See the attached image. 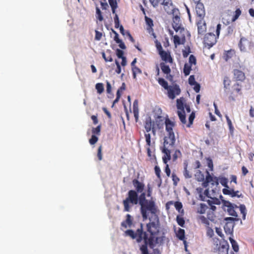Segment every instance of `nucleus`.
Wrapping results in <instances>:
<instances>
[{
  "instance_id": "obj_1",
  "label": "nucleus",
  "mask_w": 254,
  "mask_h": 254,
  "mask_svg": "<svg viewBox=\"0 0 254 254\" xmlns=\"http://www.w3.org/2000/svg\"><path fill=\"white\" fill-rule=\"evenodd\" d=\"M138 203L140 205V212L143 220H146L148 217L147 212H150L152 214H155L157 212V207L153 200H149L145 198V193L141 192L140 195L138 196Z\"/></svg>"
},
{
  "instance_id": "obj_2",
  "label": "nucleus",
  "mask_w": 254,
  "mask_h": 254,
  "mask_svg": "<svg viewBox=\"0 0 254 254\" xmlns=\"http://www.w3.org/2000/svg\"><path fill=\"white\" fill-rule=\"evenodd\" d=\"M218 179V181L220 183L224 186L225 188L222 190L223 193L225 195H229L232 197H242L243 196L242 193L238 190L235 191L233 189L230 188L228 186V179L225 177H220Z\"/></svg>"
},
{
  "instance_id": "obj_3",
  "label": "nucleus",
  "mask_w": 254,
  "mask_h": 254,
  "mask_svg": "<svg viewBox=\"0 0 254 254\" xmlns=\"http://www.w3.org/2000/svg\"><path fill=\"white\" fill-rule=\"evenodd\" d=\"M166 130L168 132L167 136L164 138V141L166 142V144L169 142L170 144L175 145L176 139L175 134L173 131V127L175 126V123L167 119L165 120Z\"/></svg>"
},
{
  "instance_id": "obj_4",
  "label": "nucleus",
  "mask_w": 254,
  "mask_h": 254,
  "mask_svg": "<svg viewBox=\"0 0 254 254\" xmlns=\"http://www.w3.org/2000/svg\"><path fill=\"white\" fill-rule=\"evenodd\" d=\"M149 219L150 222L147 224V231L153 236L159 232V218L155 213L152 214V216Z\"/></svg>"
},
{
  "instance_id": "obj_5",
  "label": "nucleus",
  "mask_w": 254,
  "mask_h": 254,
  "mask_svg": "<svg viewBox=\"0 0 254 254\" xmlns=\"http://www.w3.org/2000/svg\"><path fill=\"white\" fill-rule=\"evenodd\" d=\"M138 202V199L137 192L134 190H130L128 192V197L123 201L125 210L126 211H129V202L131 203L132 204H137Z\"/></svg>"
},
{
  "instance_id": "obj_6",
  "label": "nucleus",
  "mask_w": 254,
  "mask_h": 254,
  "mask_svg": "<svg viewBox=\"0 0 254 254\" xmlns=\"http://www.w3.org/2000/svg\"><path fill=\"white\" fill-rule=\"evenodd\" d=\"M223 203V208L225 212H227L229 215L233 217H238V214L236 211V209L239 207L234 203H231L229 201L222 199Z\"/></svg>"
},
{
  "instance_id": "obj_7",
  "label": "nucleus",
  "mask_w": 254,
  "mask_h": 254,
  "mask_svg": "<svg viewBox=\"0 0 254 254\" xmlns=\"http://www.w3.org/2000/svg\"><path fill=\"white\" fill-rule=\"evenodd\" d=\"M127 236L130 237L132 239H136L137 243H140L144 240V233L142 230V224H140V228H138L135 232L132 230H127L125 232Z\"/></svg>"
},
{
  "instance_id": "obj_8",
  "label": "nucleus",
  "mask_w": 254,
  "mask_h": 254,
  "mask_svg": "<svg viewBox=\"0 0 254 254\" xmlns=\"http://www.w3.org/2000/svg\"><path fill=\"white\" fill-rule=\"evenodd\" d=\"M144 244L140 247V250L141 252V254H149L147 249V245H148L150 248L152 249L153 248V238L152 237L148 238L146 233H144Z\"/></svg>"
},
{
  "instance_id": "obj_9",
  "label": "nucleus",
  "mask_w": 254,
  "mask_h": 254,
  "mask_svg": "<svg viewBox=\"0 0 254 254\" xmlns=\"http://www.w3.org/2000/svg\"><path fill=\"white\" fill-rule=\"evenodd\" d=\"M174 145L170 144L169 142L166 144L164 141V146L162 151L164 154L162 157L163 161L164 164H167L168 160L171 159V149L174 147Z\"/></svg>"
},
{
  "instance_id": "obj_10",
  "label": "nucleus",
  "mask_w": 254,
  "mask_h": 254,
  "mask_svg": "<svg viewBox=\"0 0 254 254\" xmlns=\"http://www.w3.org/2000/svg\"><path fill=\"white\" fill-rule=\"evenodd\" d=\"M254 46L253 43L245 37H242L240 39L239 47L241 51L246 52L247 49H251Z\"/></svg>"
},
{
  "instance_id": "obj_11",
  "label": "nucleus",
  "mask_w": 254,
  "mask_h": 254,
  "mask_svg": "<svg viewBox=\"0 0 254 254\" xmlns=\"http://www.w3.org/2000/svg\"><path fill=\"white\" fill-rule=\"evenodd\" d=\"M216 42L215 35L211 33H207L204 37V44L205 46H208L209 49L212 47Z\"/></svg>"
},
{
  "instance_id": "obj_12",
  "label": "nucleus",
  "mask_w": 254,
  "mask_h": 254,
  "mask_svg": "<svg viewBox=\"0 0 254 254\" xmlns=\"http://www.w3.org/2000/svg\"><path fill=\"white\" fill-rule=\"evenodd\" d=\"M181 90L179 86L175 85L174 86H169L168 90V96L170 99H174L176 95H178L180 94Z\"/></svg>"
},
{
  "instance_id": "obj_13",
  "label": "nucleus",
  "mask_w": 254,
  "mask_h": 254,
  "mask_svg": "<svg viewBox=\"0 0 254 254\" xmlns=\"http://www.w3.org/2000/svg\"><path fill=\"white\" fill-rule=\"evenodd\" d=\"M195 10L196 14L198 17H199L200 19H203L205 14L203 4L201 2L196 3Z\"/></svg>"
},
{
  "instance_id": "obj_14",
  "label": "nucleus",
  "mask_w": 254,
  "mask_h": 254,
  "mask_svg": "<svg viewBox=\"0 0 254 254\" xmlns=\"http://www.w3.org/2000/svg\"><path fill=\"white\" fill-rule=\"evenodd\" d=\"M173 24L172 26L174 28V29L176 31L178 32L180 30H184V28H182L181 27V20L179 16L177 15H175L173 19Z\"/></svg>"
},
{
  "instance_id": "obj_15",
  "label": "nucleus",
  "mask_w": 254,
  "mask_h": 254,
  "mask_svg": "<svg viewBox=\"0 0 254 254\" xmlns=\"http://www.w3.org/2000/svg\"><path fill=\"white\" fill-rule=\"evenodd\" d=\"M229 245L226 241H222L220 243L219 247L218 248L219 254H228Z\"/></svg>"
},
{
  "instance_id": "obj_16",
  "label": "nucleus",
  "mask_w": 254,
  "mask_h": 254,
  "mask_svg": "<svg viewBox=\"0 0 254 254\" xmlns=\"http://www.w3.org/2000/svg\"><path fill=\"white\" fill-rule=\"evenodd\" d=\"M224 220L226 222V224L224 226V229L226 230L227 228H229V230L230 231V228H233L234 227V222L238 221L239 219L236 217H225L224 219Z\"/></svg>"
},
{
  "instance_id": "obj_17",
  "label": "nucleus",
  "mask_w": 254,
  "mask_h": 254,
  "mask_svg": "<svg viewBox=\"0 0 254 254\" xmlns=\"http://www.w3.org/2000/svg\"><path fill=\"white\" fill-rule=\"evenodd\" d=\"M133 185L138 193L142 192L144 189V185L136 179H134L132 181Z\"/></svg>"
},
{
  "instance_id": "obj_18",
  "label": "nucleus",
  "mask_w": 254,
  "mask_h": 254,
  "mask_svg": "<svg viewBox=\"0 0 254 254\" xmlns=\"http://www.w3.org/2000/svg\"><path fill=\"white\" fill-rule=\"evenodd\" d=\"M234 78L237 80L243 81L245 78L244 73L238 69H234L233 71Z\"/></svg>"
},
{
  "instance_id": "obj_19",
  "label": "nucleus",
  "mask_w": 254,
  "mask_h": 254,
  "mask_svg": "<svg viewBox=\"0 0 254 254\" xmlns=\"http://www.w3.org/2000/svg\"><path fill=\"white\" fill-rule=\"evenodd\" d=\"M203 19H200L197 23L198 28V33L199 34L203 33L206 30V25Z\"/></svg>"
},
{
  "instance_id": "obj_20",
  "label": "nucleus",
  "mask_w": 254,
  "mask_h": 254,
  "mask_svg": "<svg viewBox=\"0 0 254 254\" xmlns=\"http://www.w3.org/2000/svg\"><path fill=\"white\" fill-rule=\"evenodd\" d=\"M159 55H160L162 60L168 62L170 63H172L173 60L172 58L171 57L170 55H169L166 52L164 51H160L159 53Z\"/></svg>"
},
{
  "instance_id": "obj_21",
  "label": "nucleus",
  "mask_w": 254,
  "mask_h": 254,
  "mask_svg": "<svg viewBox=\"0 0 254 254\" xmlns=\"http://www.w3.org/2000/svg\"><path fill=\"white\" fill-rule=\"evenodd\" d=\"M161 4L164 5L165 10L167 13L172 10V9H170V7L172 6L171 0H163L162 2H161Z\"/></svg>"
},
{
  "instance_id": "obj_22",
  "label": "nucleus",
  "mask_w": 254,
  "mask_h": 254,
  "mask_svg": "<svg viewBox=\"0 0 254 254\" xmlns=\"http://www.w3.org/2000/svg\"><path fill=\"white\" fill-rule=\"evenodd\" d=\"M145 20L146 24L147 25L148 27L147 28V30L150 33L151 31L153 30L152 27L153 26V20L150 18L148 17L147 16H145Z\"/></svg>"
},
{
  "instance_id": "obj_23",
  "label": "nucleus",
  "mask_w": 254,
  "mask_h": 254,
  "mask_svg": "<svg viewBox=\"0 0 254 254\" xmlns=\"http://www.w3.org/2000/svg\"><path fill=\"white\" fill-rule=\"evenodd\" d=\"M153 124L151 122V119L150 117H149L146 121L145 125V128L147 133L149 132L152 129Z\"/></svg>"
},
{
  "instance_id": "obj_24",
  "label": "nucleus",
  "mask_w": 254,
  "mask_h": 254,
  "mask_svg": "<svg viewBox=\"0 0 254 254\" xmlns=\"http://www.w3.org/2000/svg\"><path fill=\"white\" fill-rule=\"evenodd\" d=\"M178 115L182 123L183 124H186L187 123V121L186 119L185 111H178Z\"/></svg>"
},
{
  "instance_id": "obj_25",
  "label": "nucleus",
  "mask_w": 254,
  "mask_h": 254,
  "mask_svg": "<svg viewBox=\"0 0 254 254\" xmlns=\"http://www.w3.org/2000/svg\"><path fill=\"white\" fill-rule=\"evenodd\" d=\"M183 98L178 99L177 100V107L179 111H185L184 106L183 102Z\"/></svg>"
},
{
  "instance_id": "obj_26",
  "label": "nucleus",
  "mask_w": 254,
  "mask_h": 254,
  "mask_svg": "<svg viewBox=\"0 0 254 254\" xmlns=\"http://www.w3.org/2000/svg\"><path fill=\"white\" fill-rule=\"evenodd\" d=\"M177 236L178 239L180 240L185 241L184 240L185 237V232L184 229L179 228L177 233Z\"/></svg>"
},
{
  "instance_id": "obj_27",
  "label": "nucleus",
  "mask_w": 254,
  "mask_h": 254,
  "mask_svg": "<svg viewBox=\"0 0 254 254\" xmlns=\"http://www.w3.org/2000/svg\"><path fill=\"white\" fill-rule=\"evenodd\" d=\"M160 67L162 71L165 74H168L171 71V69L169 65H166L163 63L160 64Z\"/></svg>"
},
{
  "instance_id": "obj_28",
  "label": "nucleus",
  "mask_w": 254,
  "mask_h": 254,
  "mask_svg": "<svg viewBox=\"0 0 254 254\" xmlns=\"http://www.w3.org/2000/svg\"><path fill=\"white\" fill-rule=\"evenodd\" d=\"M158 83L160 85L163 87L165 89L167 90L169 88L167 82L163 78H160L158 79Z\"/></svg>"
},
{
  "instance_id": "obj_29",
  "label": "nucleus",
  "mask_w": 254,
  "mask_h": 254,
  "mask_svg": "<svg viewBox=\"0 0 254 254\" xmlns=\"http://www.w3.org/2000/svg\"><path fill=\"white\" fill-rule=\"evenodd\" d=\"M230 241L231 243L233 250L235 252H238L239 251V246L237 244V243L234 240L231 238H230Z\"/></svg>"
},
{
  "instance_id": "obj_30",
  "label": "nucleus",
  "mask_w": 254,
  "mask_h": 254,
  "mask_svg": "<svg viewBox=\"0 0 254 254\" xmlns=\"http://www.w3.org/2000/svg\"><path fill=\"white\" fill-rule=\"evenodd\" d=\"M190 70V65L188 63L185 64L184 67V72L185 75H189Z\"/></svg>"
},
{
  "instance_id": "obj_31",
  "label": "nucleus",
  "mask_w": 254,
  "mask_h": 254,
  "mask_svg": "<svg viewBox=\"0 0 254 254\" xmlns=\"http://www.w3.org/2000/svg\"><path fill=\"white\" fill-rule=\"evenodd\" d=\"M95 87L97 90V92L99 94L102 93L104 91V85H103V83H97L96 84Z\"/></svg>"
},
{
  "instance_id": "obj_32",
  "label": "nucleus",
  "mask_w": 254,
  "mask_h": 254,
  "mask_svg": "<svg viewBox=\"0 0 254 254\" xmlns=\"http://www.w3.org/2000/svg\"><path fill=\"white\" fill-rule=\"evenodd\" d=\"M234 54V51L230 50L228 51L226 54L224 56V59L226 61H228L233 56V55Z\"/></svg>"
},
{
  "instance_id": "obj_33",
  "label": "nucleus",
  "mask_w": 254,
  "mask_h": 254,
  "mask_svg": "<svg viewBox=\"0 0 254 254\" xmlns=\"http://www.w3.org/2000/svg\"><path fill=\"white\" fill-rule=\"evenodd\" d=\"M175 207L176 209L178 210L179 212L183 213L184 212V210L182 209L183 207V205L181 202L177 201L174 203Z\"/></svg>"
},
{
  "instance_id": "obj_34",
  "label": "nucleus",
  "mask_w": 254,
  "mask_h": 254,
  "mask_svg": "<svg viewBox=\"0 0 254 254\" xmlns=\"http://www.w3.org/2000/svg\"><path fill=\"white\" fill-rule=\"evenodd\" d=\"M198 181H202L204 180V175L201 173V171L198 170L195 175Z\"/></svg>"
},
{
  "instance_id": "obj_35",
  "label": "nucleus",
  "mask_w": 254,
  "mask_h": 254,
  "mask_svg": "<svg viewBox=\"0 0 254 254\" xmlns=\"http://www.w3.org/2000/svg\"><path fill=\"white\" fill-rule=\"evenodd\" d=\"M240 210L241 211V213L243 214V219L244 220L246 218V206L243 205L241 204L239 206Z\"/></svg>"
},
{
  "instance_id": "obj_36",
  "label": "nucleus",
  "mask_w": 254,
  "mask_h": 254,
  "mask_svg": "<svg viewBox=\"0 0 254 254\" xmlns=\"http://www.w3.org/2000/svg\"><path fill=\"white\" fill-rule=\"evenodd\" d=\"M195 118V114L194 113H191L189 118V124L187 125V127H190V125L192 124L193 121Z\"/></svg>"
},
{
  "instance_id": "obj_37",
  "label": "nucleus",
  "mask_w": 254,
  "mask_h": 254,
  "mask_svg": "<svg viewBox=\"0 0 254 254\" xmlns=\"http://www.w3.org/2000/svg\"><path fill=\"white\" fill-rule=\"evenodd\" d=\"M225 117L226 118L227 122L228 125L229 126V129H230V131L232 132L234 130V127L232 126V122L227 115H226Z\"/></svg>"
},
{
  "instance_id": "obj_38",
  "label": "nucleus",
  "mask_w": 254,
  "mask_h": 254,
  "mask_svg": "<svg viewBox=\"0 0 254 254\" xmlns=\"http://www.w3.org/2000/svg\"><path fill=\"white\" fill-rule=\"evenodd\" d=\"M230 80L227 77H225L223 80L224 87L227 89L228 88L230 83Z\"/></svg>"
},
{
  "instance_id": "obj_39",
  "label": "nucleus",
  "mask_w": 254,
  "mask_h": 254,
  "mask_svg": "<svg viewBox=\"0 0 254 254\" xmlns=\"http://www.w3.org/2000/svg\"><path fill=\"white\" fill-rule=\"evenodd\" d=\"M177 221L178 224L181 227H183L185 224V220L184 218L180 216H177Z\"/></svg>"
},
{
  "instance_id": "obj_40",
  "label": "nucleus",
  "mask_w": 254,
  "mask_h": 254,
  "mask_svg": "<svg viewBox=\"0 0 254 254\" xmlns=\"http://www.w3.org/2000/svg\"><path fill=\"white\" fill-rule=\"evenodd\" d=\"M235 15L233 16V17L232 19V21L233 22H234L235 20H236L238 18V17H239V16L240 15V14L241 13V11L239 9H237L235 11Z\"/></svg>"
},
{
  "instance_id": "obj_41",
  "label": "nucleus",
  "mask_w": 254,
  "mask_h": 254,
  "mask_svg": "<svg viewBox=\"0 0 254 254\" xmlns=\"http://www.w3.org/2000/svg\"><path fill=\"white\" fill-rule=\"evenodd\" d=\"M145 137L147 145L150 146L151 145V136L150 133H146L145 134Z\"/></svg>"
},
{
  "instance_id": "obj_42",
  "label": "nucleus",
  "mask_w": 254,
  "mask_h": 254,
  "mask_svg": "<svg viewBox=\"0 0 254 254\" xmlns=\"http://www.w3.org/2000/svg\"><path fill=\"white\" fill-rule=\"evenodd\" d=\"M190 49L188 46L186 47L185 50L183 51V55L184 58H187L190 53Z\"/></svg>"
},
{
  "instance_id": "obj_43",
  "label": "nucleus",
  "mask_w": 254,
  "mask_h": 254,
  "mask_svg": "<svg viewBox=\"0 0 254 254\" xmlns=\"http://www.w3.org/2000/svg\"><path fill=\"white\" fill-rule=\"evenodd\" d=\"M114 22H115V28H118L119 27V26H120V25L119 18L118 15L117 14H115V17H114Z\"/></svg>"
},
{
  "instance_id": "obj_44",
  "label": "nucleus",
  "mask_w": 254,
  "mask_h": 254,
  "mask_svg": "<svg viewBox=\"0 0 254 254\" xmlns=\"http://www.w3.org/2000/svg\"><path fill=\"white\" fill-rule=\"evenodd\" d=\"M98 137L95 135H92L91 138L89 139V142L91 144H94L98 141Z\"/></svg>"
},
{
  "instance_id": "obj_45",
  "label": "nucleus",
  "mask_w": 254,
  "mask_h": 254,
  "mask_svg": "<svg viewBox=\"0 0 254 254\" xmlns=\"http://www.w3.org/2000/svg\"><path fill=\"white\" fill-rule=\"evenodd\" d=\"M189 83L191 85H193L197 83V82L195 80V78L194 75H190L189 78Z\"/></svg>"
},
{
  "instance_id": "obj_46",
  "label": "nucleus",
  "mask_w": 254,
  "mask_h": 254,
  "mask_svg": "<svg viewBox=\"0 0 254 254\" xmlns=\"http://www.w3.org/2000/svg\"><path fill=\"white\" fill-rule=\"evenodd\" d=\"M214 180H215V177L214 178L212 177L210 175L208 171H207V175L206 177L205 180L209 183L213 181Z\"/></svg>"
},
{
  "instance_id": "obj_47",
  "label": "nucleus",
  "mask_w": 254,
  "mask_h": 254,
  "mask_svg": "<svg viewBox=\"0 0 254 254\" xmlns=\"http://www.w3.org/2000/svg\"><path fill=\"white\" fill-rule=\"evenodd\" d=\"M155 174L156 176H157L158 178H159L161 180V176H160V173H161V170L160 168L156 166L154 168Z\"/></svg>"
},
{
  "instance_id": "obj_48",
  "label": "nucleus",
  "mask_w": 254,
  "mask_h": 254,
  "mask_svg": "<svg viewBox=\"0 0 254 254\" xmlns=\"http://www.w3.org/2000/svg\"><path fill=\"white\" fill-rule=\"evenodd\" d=\"M196 63V59L195 58V57L192 55H191L190 57H189V64L190 65V64H195Z\"/></svg>"
},
{
  "instance_id": "obj_49",
  "label": "nucleus",
  "mask_w": 254,
  "mask_h": 254,
  "mask_svg": "<svg viewBox=\"0 0 254 254\" xmlns=\"http://www.w3.org/2000/svg\"><path fill=\"white\" fill-rule=\"evenodd\" d=\"M174 42L175 45H181V40L178 35H175L173 37Z\"/></svg>"
},
{
  "instance_id": "obj_50",
  "label": "nucleus",
  "mask_w": 254,
  "mask_h": 254,
  "mask_svg": "<svg viewBox=\"0 0 254 254\" xmlns=\"http://www.w3.org/2000/svg\"><path fill=\"white\" fill-rule=\"evenodd\" d=\"M116 54L119 58L122 59L123 58L125 57L123 56L124 52L122 50H120L119 49H117L116 50Z\"/></svg>"
},
{
  "instance_id": "obj_51",
  "label": "nucleus",
  "mask_w": 254,
  "mask_h": 254,
  "mask_svg": "<svg viewBox=\"0 0 254 254\" xmlns=\"http://www.w3.org/2000/svg\"><path fill=\"white\" fill-rule=\"evenodd\" d=\"M206 207L205 204H200V208L198 210V212L200 214H203L205 213V208Z\"/></svg>"
},
{
  "instance_id": "obj_52",
  "label": "nucleus",
  "mask_w": 254,
  "mask_h": 254,
  "mask_svg": "<svg viewBox=\"0 0 254 254\" xmlns=\"http://www.w3.org/2000/svg\"><path fill=\"white\" fill-rule=\"evenodd\" d=\"M181 155V153L179 150H176L175 153L173 155V160H176Z\"/></svg>"
},
{
  "instance_id": "obj_53",
  "label": "nucleus",
  "mask_w": 254,
  "mask_h": 254,
  "mask_svg": "<svg viewBox=\"0 0 254 254\" xmlns=\"http://www.w3.org/2000/svg\"><path fill=\"white\" fill-rule=\"evenodd\" d=\"M95 39L98 41L100 40L102 36V33L97 30L95 31Z\"/></svg>"
},
{
  "instance_id": "obj_54",
  "label": "nucleus",
  "mask_w": 254,
  "mask_h": 254,
  "mask_svg": "<svg viewBox=\"0 0 254 254\" xmlns=\"http://www.w3.org/2000/svg\"><path fill=\"white\" fill-rule=\"evenodd\" d=\"M131 217L129 214H127L126 223L127 224L128 227H130L132 224Z\"/></svg>"
},
{
  "instance_id": "obj_55",
  "label": "nucleus",
  "mask_w": 254,
  "mask_h": 254,
  "mask_svg": "<svg viewBox=\"0 0 254 254\" xmlns=\"http://www.w3.org/2000/svg\"><path fill=\"white\" fill-rule=\"evenodd\" d=\"M97 157L99 160H101L102 159V146H100L98 149L97 153Z\"/></svg>"
},
{
  "instance_id": "obj_56",
  "label": "nucleus",
  "mask_w": 254,
  "mask_h": 254,
  "mask_svg": "<svg viewBox=\"0 0 254 254\" xmlns=\"http://www.w3.org/2000/svg\"><path fill=\"white\" fill-rule=\"evenodd\" d=\"M102 55L103 58L105 60V61L106 62H111L113 61V59H112V58L111 56H109L108 58H106V55H105L104 52H102Z\"/></svg>"
},
{
  "instance_id": "obj_57",
  "label": "nucleus",
  "mask_w": 254,
  "mask_h": 254,
  "mask_svg": "<svg viewBox=\"0 0 254 254\" xmlns=\"http://www.w3.org/2000/svg\"><path fill=\"white\" fill-rule=\"evenodd\" d=\"M104 1L105 2H101V5L102 9L106 10L108 9L109 5L106 0H104Z\"/></svg>"
},
{
  "instance_id": "obj_58",
  "label": "nucleus",
  "mask_w": 254,
  "mask_h": 254,
  "mask_svg": "<svg viewBox=\"0 0 254 254\" xmlns=\"http://www.w3.org/2000/svg\"><path fill=\"white\" fill-rule=\"evenodd\" d=\"M101 127L100 126H98L96 128H93L92 129V132L94 134H99L100 132Z\"/></svg>"
},
{
  "instance_id": "obj_59",
  "label": "nucleus",
  "mask_w": 254,
  "mask_h": 254,
  "mask_svg": "<svg viewBox=\"0 0 254 254\" xmlns=\"http://www.w3.org/2000/svg\"><path fill=\"white\" fill-rule=\"evenodd\" d=\"M172 180L173 181V184L175 186L177 185V183L179 181V179L174 174H172Z\"/></svg>"
},
{
  "instance_id": "obj_60",
  "label": "nucleus",
  "mask_w": 254,
  "mask_h": 254,
  "mask_svg": "<svg viewBox=\"0 0 254 254\" xmlns=\"http://www.w3.org/2000/svg\"><path fill=\"white\" fill-rule=\"evenodd\" d=\"M184 175L186 178H190L191 177V176L190 175L189 172L187 169V166L185 168Z\"/></svg>"
},
{
  "instance_id": "obj_61",
  "label": "nucleus",
  "mask_w": 254,
  "mask_h": 254,
  "mask_svg": "<svg viewBox=\"0 0 254 254\" xmlns=\"http://www.w3.org/2000/svg\"><path fill=\"white\" fill-rule=\"evenodd\" d=\"M193 89L196 92L198 93L200 91V84L198 83H196L195 84L193 85Z\"/></svg>"
},
{
  "instance_id": "obj_62",
  "label": "nucleus",
  "mask_w": 254,
  "mask_h": 254,
  "mask_svg": "<svg viewBox=\"0 0 254 254\" xmlns=\"http://www.w3.org/2000/svg\"><path fill=\"white\" fill-rule=\"evenodd\" d=\"M132 72H135L136 74L137 73H141V72H142L141 70L136 66L132 67Z\"/></svg>"
},
{
  "instance_id": "obj_63",
  "label": "nucleus",
  "mask_w": 254,
  "mask_h": 254,
  "mask_svg": "<svg viewBox=\"0 0 254 254\" xmlns=\"http://www.w3.org/2000/svg\"><path fill=\"white\" fill-rule=\"evenodd\" d=\"M107 83V92L108 93H110L111 92V85L110 82L108 81L106 82Z\"/></svg>"
},
{
  "instance_id": "obj_64",
  "label": "nucleus",
  "mask_w": 254,
  "mask_h": 254,
  "mask_svg": "<svg viewBox=\"0 0 254 254\" xmlns=\"http://www.w3.org/2000/svg\"><path fill=\"white\" fill-rule=\"evenodd\" d=\"M166 167H165V173H166L168 177H169L171 173L170 169L169 167V165L167 164H165Z\"/></svg>"
}]
</instances>
